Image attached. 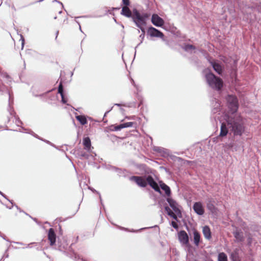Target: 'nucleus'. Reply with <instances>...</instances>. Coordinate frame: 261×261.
I'll return each instance as SVG.
<instances>
[{
  "label": "nucleus",
  "mask_w": 261,
  "mask_h": 261,
  "mask_svg": "<svg viewBox=\"0 0 261 261\" xmlns=\"http://www.w3.org/2000/svg\"><path fill=\"white\" fill-rule=\"evenodd\" d=\"M131 181H134L138 186L145 188L148 184L152 189L158 192H161L160 187L151 175L147 176L146 178L143 176H132L130 177Z\"/></svg>",
  "instance_id": "1"
},
{
  "label": "nucleus",
  "mask_w": 261,
  "mask_h": 261,
  "mask_svg": "<svg viewBox=\"0 0 261 261\" xmlns=\"http://www.w3.org/2000/svg\"><path fill=\"white\" fill-rule=\"evenodd\" d=\"M149 15L146 13L141 14L137 10L134 9L133 12L132 18L137 27L144 32V27L146 25V20Z\"/></svg>",
  "instance_id": "2"
},
{
  "label": "nucleus",
  "mask_w": 261,
  "mask_h": 261,
  "mask_svg": "<svg viewBox=\"0 0 261 261\" xmlns=\"http://www.w3.org/2000/svg\"><path fill=\"white\" fill-rule=\"evenodd\" d=\"M205 79L208 85L213 89L221 90L223 86L222 80L210 72L205 75Z\"/></svg>",
  "instance_id": "3"
},
{
  "label": "nucleus",
  "mask_w": 261,
  "mask_h": 261,
  "mask_svg": "<svg viewBox=\"0 0 261 261\" xmlns=\"http://www.w3.org/2000/svg\"><path fill=\"white\" fill-rule=\"evenodd\" d=\"M227 122L228 126L231 128V131L233 133L234 135L241 136L244 132L245 127L241 121L229 119Z\"/></svg>",
  "instance_id": "4"
},
{
  "label": "nucleus",
  "mask_w": 261,
  "mask_h": 261,
  "mask_svg": "<svg viewBox=\"0 0 261 261\" xmlns=\"http://www.w3.org/2000/svg\"><path fill=\"white\" fill-rule=\"evenodd\" d=\"M229 108L231 109L232 113L236 112L238 109V101L236 96L229 95L226 98Z\"/></svg>",
  "instance_id": "5"
},
{
  "label": "nucleus",
  "mask_w": 261,
  "mask_h": 261,
  "mask_svg": "<svg viewBox=\"0 0 261 261\" xmlns=\"http://www.w3.org/2000/svg\"><path fill=\"white\" fill-rule=\"evenodd\" d=\"M178 238L179 242L183 245L189 244V236L185 230H180L178 233Z\"/></svg>",
  "instance_id": "6"
},
{
  "label": "nucleus",
  "mask_w": 261,
  "mask_h": 261,
  "mask_svg": "<svg viewBox=\"0 0 261 261\" xmlns=\"http://www.w3.org/2000/svg\"><path fill=\"white\" fill-rule=\"evenodd\" d=\"M147 33L151 37H155L163 38L164 36L162 32L152 27L148 28Z\"/></svg>",
  "instance_id": "7"
},
{
  "label": "nucleus",
  "mask_w": 261,
  "mask_h": 261,
  "mask_svg": "<svg viewBox=\"0 0 261 261\" xmlns=\"http://www.w3.org/2000/svg\"><path fill=\"white\" fill-rule=\"evenodd\" d=\"M136 123L133 122H128L120 124L118 125H112L111 126V129L113 131H117L120 130L123 128L132 127Z\"/></svg>",
  "instance_id": "8"
},
{
  "label": "nucleus",
  "mask_w": 261,
  "mask_h": 261,
  "mask_svg": "<svg viewBox=\"0 0 261 261\" xmlns=\"http://www.w3.org/2000/svg\"><path fill=\"white\" fill-rule=\"evenodd\" d=\"M151 22L156 27H162L164 24V20L158 15L155 14L152 15Z\"/></svg>",
  "instance_id": "9"
},
{
  "label": "nucleus",
  "mask_w": 261,
  "mask_h": 261,
  "mask_svg": "<svg viewBox=\"0 0 261 261\" xmlns=\"http://www.w3.org/2000/svg\"><path fill=\"white\" fill-rule=\"evenodd\" d=\"M47 237L50 245L51 246L54 245L56 241V234L53 228H50L49 229Z\"/></svg>",
  "instance_id": "10"
},
{
  "label": "nucleus",
  "mask_w": 261,
  "mask_h": 261,
  "mask_svg": "<svg viewBox=\"0 0 261 261\" xmlns=\"http://www.w3.org/2000/svg\"><path fill=\"white\" fill-rule=\"evenodd\" d=\"M193 209L199 215H202L204 213L202 204L200 202H195L193 205Z\"/></svg>",
  "instance_id": "11"
},
{
  "label": "nucleus",
  "mask_w": 261,
  "mask_h": 261,
  "mask_svg": "<svg viewBox=\"0 0 261 261\" xmlns=\"http://www.w3.org/2000/svg\"><path fill=\"white\" fill-rule=\"evenodd\" d=\"M233 236L238 242H242L244 241V237L242 231L237 230L233 232Z\"/></svg>",
  "instance_id": "12"
},
{
  "label": "nucleus",
  "mask_w": 261,
  "mask_h": 261,
  "mask_svg": "<svg viewBox=\"0 0 261 261\" xmlns=\"http://www.w3.org/2000/svg\"><path fill=\"white\" fill-rule=\"evenodd\" d=\"M167 201L169 203L170 206L172 208L173 210L176 213H180V210L177 206L176 202L172 199L168 198Z\"/></svg>",
  "instance_id": "13"
},
{
  "label": "nucleus",
  "mask_w": 261,
  "mask_h": 261,
  "mask_svg": "<svg viewBox=\"0 0 261 261\" xmlns=\"http://www.w3.org/2000/svg\"><path fill=\"white\" fill-rule=\"evenodd\" d=\"M160 186L161 188L164 190L168 197H170L171 195V190L167 185L164 183L163 181H161L159 182Z\"/></svg>",
  "instance_id": "14"
},
{
  "label": "nucleus",
  "mask_w": 261,
  "mask_h": 261,
  "mask_svg": "<svg viewBox=\"0 0 261 261\" xmlns=\"http://www.w3.org/2000/svg\"><path fill=\"white\" fill-rule=\"evenodd\" d=\"M203 234L207 240H210L212 238L211 231L210 227L208 226H204L202 228Z\"/></svg>",
  "instance_id": "15"
},
{
  "label": "nucleus",
  "mask_w": 261,
  "mask_h": 261,
  "mask_svg": "<svg viewBox=\"0 0 261 261\" xmlns=\"http://www.w3.org/2000/svg\"><path fill=\"white\" fill-rule=\"evenodd\" d=\"M128 6L124 5V6L122 7L121 13L122 15L127 17H132L133 14Z\"/></svg>",
  "instance_id": "16"
},
{
  "label": "nucleus",
  "mask_w": 261,
  "mask_h": 261,
  "mask_svg": "<svg viewBox=\"0 0 261 261\" xmlns=\"http://www.w3.org/2000/svg\"><path fill=\"white\" fill-rule=\"evenodd\" d=\"M211 64L214 69L219 74H221L222 72V68L220 64L215 61L211 62Z\"/></svg>",
  "instance_id": "17"
},
{
  "label": "nucleus",
  "mask_w": 261,
  "mask_h": 261,
  "mask_svg": "<svg viewBox=\"0 0 261 261\" xmlns=\"http://www.w3.org/2000/svg\"><path fill=\"white\" fill-rule=\"evenodd\" d=\"M83 145L84 148L88 151H90L91 149V140L89 137L84 138L83 139Z\"/></svg>",
  "instance_id": "18"
},
{
  "label": "nucleus",
  "mask_w": 261,
  "mask_h": 261,
  "mask_svg": "<svg viewBox=\"0 0 261 261\" xmlns=\"http://www.w3.org/2000/svg\"><path fill=\"white\" fill-rule=\"evenodd\" d=\"M194 242L195 245L198 246L200 240V234L197 230L194 229L193 231Z\"/></svg>",
  "instance_id": "19"
},
{
  "label": "nucleus",
  "mask_w": 261,
  "mask_h": 261,
  "mask_svg": "<svg viewBox=\"0 0 261 261\" xmlns=\"http://www.w3.org/2000/svg\"><path fill=\"white\" fill-rule=\"evenodd\" d=\"M228 133V129L226 127V124L225 123H222L221 126V130L219 136L220 137H224L227 135Z\"/></svg>",
  "instance_id": "20"
},
{
  "label": "nucleus",
  "mask_w": 261,
  "mask_h": 261,
  "mask_svg": "<svg viewBox=\"0 0 261 261\" xmlns=\"http://www.w3.org/2000/svg\"><path fill=\"white\" fill-rule=\"evenodd\" d=\"M75 118L82 125H85L87 123V119L84 115H77L76 116Z\"/></svg>",
  "instance_id": "21"
},
{
  "label": "nucleus",
  "mask_w": 261,
  "mask_h": 261,
  "mask_svg": "<svg viewBox=\"0 0 261 261\" xmlns=\"http://www.w3.org/2000/svg\"><path fill=\"white\" fill-rule=\"evenodd\" d=\"M165 210L169 216L171 217L174 220H177V218L176 215L174 214V212H173V211L168 206L165 207Z\"/></svg>",
  "instance_id": "22"
},
{
  "label": "nucleus",
  "mask_w": 261,
  "mask_h": 261,
  "mask_svg": "<svg viewBox=\"0 0 261 261\" xmlns=\"http://www.w3.org/2000/svg\"><path fill=\"white\" fill-rule=\"evenodd\" d=\"M207 208L212 213H214L216 212V208L213 203H212L211 201L208 202L206 205Z\"/></svg>",
  "instance_id": "23"
},
{
  "label": "nucleus",
  "mask_w": 261,
  "mask_h": 261,
  "mask_svg": "<svg viewBox=\"0 0 261 261\" xmlns=\"http://www.w3.org/2000/svg\"><path fill=\"white\" fill-rule=\"evenodd\" d=\"M219 261H228L227 255L223 252L220 253L218 255Z\"/></svg>",
  "instance_id": "24"
},
{
  "label": "nucleus",
  "mask_w": 261,
  "mask_h": 261,
  "mask_svg": "<svg viewBox=\"0 0 261 261\" xmlns=\"http://www.w3.org/2000/svg\"><path fill=\"white\" fill-rule=\"evenodd\" d=\"M58 93H60L61 95H64L63 87L62 83H60V85L59 86Z\"/></svg>",
  "instance_id": "25"
},
{
  "label": "nucleus",
  "mask_w": 261,
  "mask_h": 261,
  "mask_svg": "<svg viewBox=\"0 0 261 261\" xmlns=\"http://www.w3.org/2000/svg\"><path fill=\"white\" fill-rule=\"evenodd\" d=\"M123 4L125 6H129L130 5L129 0H122Z\"/></svg>",
  "instance_id": "26"
},
{
  "label": "nucleus",
  "mask_w": 261,
  "mask_h": 261,
  "mask_svg": "<svg viewBox=\"0 0 261 261\" xmlns=\"http://www.w3.org/2000/svg\"><path fill=\"white\" fill-rule=\"evenodd\" d=\"M186 48L187 49H194L195 48V46L192 45H188Z\"/></svg>",
  "instance_id": "27"
},
{
  "label": "nucleus",
  "mask_w": 261,
  "mask_h": 261,
  "mask_svg": "<svg viewBox=\"0 0 261 261\" xmlns=\"http://www.w3.org/2000/svg\"><path fill=\"white\" fill-rule=\"evenodd\" d=\"M171 225L174 228H178V225L177 224L174 222V221H172L171 222Z\"/></svg>",
  "instance_id": "28"
},
{
  "label": "nucleus",
  "mask_w": 261,
  "mask_h": 261,
  "mask_svg": "<svg viewBox=\"0 0 261 261\" xmlns=\"http://www.w3.org/2000/svg\"><path fill=\"white\" fill-rule=\"evenodd\" d=\"M231 257L233 261H240L238 256H234L231 255Z\"/></svg>",
  "instance_id": "29"
},
{
  "label": "nucleus",
  "mask_w": 261,
  "mask_h": 261,
  "mask_svg": "<svg viewBox=\"0 0 261 261\" xmlns=\"http://www.w3.org/2000/svg\"><path fill=\"white\" fill-rule=\"evenodd\" d=\"M61 97H62V102L63 103H66L67 102V100L64 97V95H61Z\"/></svg>",
  "instance_id": "30"
},
{
  "label": "nucleus",
  "mask_w": 261,
  "mask_h": 261,
  "mask_svg": "<svg viewBox=\"0 0 261 261\" xmlns=\"http://www.w3.org/2000/svg\"><path fill=\"white\" fill-rule=\"evenodd\" d=\"M59 34V31H57V32H56V39L57 38V37H58V35Z\"/></svg>",
  "instance_id": "31"
},
{
  "label": "nucleus",
  "mask_w": 261,
  "mask_h": 261,
  "mask_svg": "<svg viewBox=\"0 0 261 261\" xmlns=\"http://www.w3.org/2000/svg\"><path fill=\"white\" fill-rule=\"evenodd\" d=\"M12 9L13 10L16 11V9H15V7H14V5H13V6H12Z\"/></svg>",
  "instance_id": "32"
},
{
  "label": "nucleus",
  "mask_w": 261,
  "mask_h": 261,
  "mask_svg": "<svg viewBox=\"0 0 261 261\" xmlns=\"http://www.w3.org/2000/svg\"><path fill=\"white\" fill-rule=\"evenodd\" d=\"M0 194H1L3 196H4V197H5V195H4L2 192H0Z\"/></svg>",
  "instance_id": "33"
},
{
  "label": "nucleus",
  "mask_w": 261,
  "mask_h": 261,
  "mask_svg": "<svg viewBox=\"0 0 261 261\" xmlns=\"http://www.w3.org/2000/svg\"><path fill=\"white\" fill-rule=\"evenodd\" d=\"M195 261H196V260H195Z\"/></svg>",
  "instance_id": "34"
}]
</instances>
